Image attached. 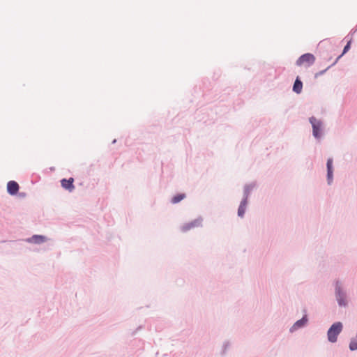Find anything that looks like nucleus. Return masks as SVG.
Here are the masks:
<instances>
[{"mask_svg":"<svg viewBox=\"0 0 357 357\" xmlns=\"http://www.w3.org/2000/svg\"><path fill=\"white\" fill-rule=\"evenodd\" d=\"M302 89L303 83L299 78L297 77L293 86V91L296 93H301Z\"/></svg>","mask_w":357,"mask_h":357,"instance_id":"nucleus-9","label":"nucleus"},{"mask_svg":"<svg viewBox=\"0 0 357 357\" xmlns=\"http://www.w3.org/2000/svg\"><path fill=\"white\" fill-rule=\"evenodd\" d=\"M202 224V219L197 218L190 222L186 223L184 225H183L181 229L183 231H187L192 228L201 227Z\"/></svg>","mask_w":357,"mask_h":357,"instance_id":"nucleus-4","label":"nucleus"},{"mask_svg":"<svg viewBox=\"0 0 357 357\" xmlns=\"http://www.w3.org/2000/svg\"><path fill=\"white\" fill-rule=\"evenodd\" d=\"M73 182H74L73 178H70L69 179L63 178L61 181V186L70 192H72L75 189V185H73Z\"/></svg>","mask_w":357,"mask_h":357,"instance_id":"nucleus-5","label":"nucleus"},{"mask_svg":"<svg viewBox=\"0 0 357 357\" xmlns=\"http://www.w3.org/2000/svg\"><path fill=\"white\" fill-rule=\"evenodd\" d=\"M307 322V319L305 317H303V319L297 321L294 325V328H299V327H301L303 326L305 323Z\"/></svg>","mask_w":357,"mask_h":357,"instance_id":"nucleus-13","label":"nucleus"},{"mask_svg":"<svg viewBox=\"0 0 357 357\" xmlns=\"http://www.w3.org/2000/svg\"><path fill=\"white\" fill-rule=\"evenodd\" d=\"M310 122L311 123L312 126L313 135L316 138L320 137L321 130V121H318L317 119H316V118L312 116L310 119Z\"/></svg>","mask_w":357,"mask_h":357,"instance_id":"nucleus-3","label":"nucleus"},{"mask_svg":"<svg viewBox=\"0 0 357 357\" xmlns=\"http://www.w3.org/2000/svg\"><path fill=\"white\" fill-rule=\"evenodd\" d=\"M333 160L331 158H329L327 161V170H328V183H331L333 179Z\"/></svg>","mask_w":357,"mask_h":357,"instance_id":"nucleus-8","label":"nucleus"},{"mask_svg":"<svg viewBox=\"0 0 357 357\" xmlns=\"http://www.w3.org/2000/svg\"><path fill=\"white\" fill-rule=\"evenodd\" d=\"M45 241V238L44 236H38V235L33 236L31 238V239L30 240V241L34 242L36 243H40L44 242Z\"/></svg>","mask_w":357,"mask_h":357,"instance_id":"nucleus-12","label":"nucleus"},{"mask_svg":"<svg viewBox=\"0 0 357 357\" xmlns=\"http://www.w3.org/2000/svg\"><path fill=\"white\" fill-rule=\"evenodd\" d=\"M349 348L352 351L357 349V338L351 341Z\"/></svg>","mask_w":357,"mask_h":357,"instance_id":"nucleus-14","label":"nucleus"},{"mask_svg":"<svg viewBox=\"0 0 357 357\" xmlns=\"http://www.w3.org/2000/svg\"><path fill=\"white\" fill-rule=\"evenodd\" d=\"M315 57L313 54L307 53L302 55L296 61L298 66L306 65L307 66L314 63Z\"/></svg>","mask_w":357,"mask_h":357,"instance_id":"nucleus-2","label":"nucleus"},{"mask_svg":"<svg viewBox=\"0 0 357 357\" xmlns=\"http://www.w3.org/2000/svg\"><path fill=\"white\" fill-rule=\"evenodd\" d=\"M342 330V324L341 322H336L333 324L328 331V339L331 342H335L337 341V335Z\"/></svg>","mask_w":357,"mask_h":357,"instance_id":"nucleus-1","label":"nucleus"},{"mask_svg":"<svg viewBox=\"0 0 357 357\" xmlns=\"http://www.w3.org/2000/svg\"><path fill=\"white\" fill-rule=\"evenodd\" d=\"M245 206H246V200H243L241 203L238 210V214L239 216H241V217L243 216V215L245 213Z\"/></svg>","mask_w":357,"mask_h":357,"instance_id":"nucleus-10","label":"nucleus"},{"mask_svg":"<svg viewBox=\"0 0 357 357\" xmlns=\"http://www.w3.org/2000/svg\"><path fill=\"white\" fill-rule=\"evenodd\" d=\"M351 41H349L347 45L344 47L342 54H345L350 48Z\"/></svg>","mask_w":357,"mask_h":357,"instance_id":"nucleus-15","label":"nucleus"},{"mask_svg":"<svg viewBox=\"0 0 357 357\" xmlns=\"http://www.w3.org/2000/svg\"><path fill=\"white\" fill-rule=\"evenodd\" d=\"M185 197V194H178V195H176V196H174L172 199V203L173 204H177L179 202H181V200H183L184 198Z\"/></svg>","mask_w":357,"mask_h":357,"instance_id":"nucleus-11","label":"nucleus"},{"mask_svg":"<svg viewBox=\"0 0 357 357\" xmlns=\"http://www.w3.org/2000/svg\"><path fill=\"white\" fill-rule=\"evenodd\" d=\"M7 190L9 194L15 195L19 190V185L14 181H10L7 184Z\"/></svg>","mask_w":357,"mask_h":357,"instance_id":"nucleus-6","label":"nucleus"},{"mask_svg":"<svg viewBox=\"0 0 357 357\" xmlns=\"http://www.w3.org/2000/svg\"><path fill=\"white\" fill-rule=\"evenodd\" d=\"M336 297L337 302L340 305H346V299L344 294L342 292L340 287H336Z\"/></svg>","mask_w":357,"mask_h":357,"instance_id":"nucleus-7","label":"nucleus"}]
</instances>
